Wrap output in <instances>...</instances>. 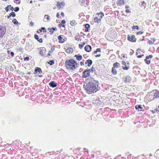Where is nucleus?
Wrapping results in <instances>:
<instances>
[{"label": "nucleus", "mask_w": 159, "mask_h": 159, "mask_svg": "<svg viewBox=\"0 0 159 159\" xmlns=\"http://www.w3.org/2000/svg\"><path fill=\"white\" fill-rule=\"evenodd\" d=\"M34 38L35 39H36L37 40H38V39H39V37L36 34L34 35Z\"/></svg>", "instance_id": "49530a36"}, {"label": "nucleus", "mask_w": 159, "mask_h": 159, "mask_svg": "<svg viewBox=\"0 0 159 159\" xmlns=\"http://www.w3.org/2000/svg\"><path fill=\"white\" fill-rule=\"evenodd\" d=\"M94 72L95 75H99V73H98V72L96 70L95 71H94Z\"/></svg>", "instance_id": "6e6d98bb"}, {"label": "nucleus", "mask_w": 159, "mask_h": 159, "mask_svg": "<svg viewBox=\"0 0 159 159\" xmlns=\"http://www.w3.org/2000/svg\"><path fill=\"white\" fill-rule=\"evenodd\" d=\"M54 61L53 60H50L48 62V63L50 65H52L54 64Z\"/></svg>", "instance_id": "c9c22d12"}, {"label": "nucleus", "mask_w": 159, "mask_h": 159, "mask_svg": "<svg viewBox=\"0 0 159 159\" xmlns=\"http://www.w3.org/2000/svg\"><path fill=\"white\" fill-rule=\"evenodd\" d=\"M58 26L59 27H65V25L62 24V23H60L58 25Z\"/></svg>", "instance_id": "864d4df0"}, {"label": "nucleus", "mask_w": 159, "mask_h": 159, "mask_svg": "<svg viewBox=\"0 0 159 159\" xmlns=\"http://www.w3.org/2000/svg\"><path fill=\"white\" fill-rule=\"evenodd\" d=\"M56 6L57 7H60V8H61V4L60 3H58V2L56 4Z\"/></svg>", "instance_id": "e2e57ef3"}, {"label": "nucleus", "mask_w": 159, "mask_h": 159, "mask_svg": "<svg viewBox=\"0 0 159 159\" xmlns=\"http://www.w3.org/2000/svg\"><path fill=\"white\" fill-rule=\"evenodd\" d=\"M59 153H60V152L59 151H57L56 152H53L52 153H53L55 155H57V154H58Z\"/></svg>", "instance_id": "de8ad7c7"}, {"label": "nucleus", "mask_w": 159, "mask_h": 159, "mask_svg": "<svg viewBox=\"0 0 159 159\" xmlns=\"http://www.w3.org/2000/svg\"><path fill=\"white\" fill-rule=\"evenodd\" d=\"M4 92L1 89H0V96H3L4 95Z\"/></svg>", "instance_id": "473e14b6"}, {"label": "nucleus", "mask_w": 159, "mask_h": 159, "mask_svg": "<svg viewBox=\"0 0 159 159\" xmlns=\"http://www.w3.org/2000/svg\"><path fill=\"white\" fill-rule=\"evenodd\" d=\"M74 65H75V69L77 67H78V64L77 62L76 61Z\"/></svg>", "instance_id": "052dcab7"}, {"label": "nucleus", "mask_w": 159, "mask_h": 159, "mask_svg": "<svg viewBox=\"0 0 159 159\" xmlns=\"http://www.w3.org/2000/svg\"><path fill=\"white\" fill-rule=\"evenodd\" d=\"M123 81L125 83H129L130 82L131 79L130 77L128 75L124 76L123 78Z\"/></svg>", "instance_id": "39448f33"}, {"label": "nucleus", "mask_w": 159, "mask_h": 159, "mask_svg": "<svg viewBox=\"0 0 159 159\" xmlns=\"http://www.w3.org/2000/svg\"><path fill=\"white\" fill-rule=\"evenodd\" d=\"M54 45L53 46L52 48H51V50L49 52V53H52V52L55 49V48H54Z\"/></svg>", "instance_id": "79ce46f5"}, {"label": "nucleus", "mask_w": 159, "mask_h": 159, "mask_svg": "<svg viewBox=\"0 0 159 159\" xmlns=\"http://www.w3.org/2000/svg\"><path fill=\"white\" fill-rule=\"evenodd\" d=\"M100 18L101 19L104 16V14L102 12H100Z\"/></svg>", "instance_id": "a18cd8bd"}, {"label": "nucleus", "mask_w": 159, "mask_h": 159, "mask_svg": "<svg viewBox=\"0 0 159 159\" xmlns=\"http://www.w3.org/2000/svg\"><path fill=\"white\" fill-rule=\"evenodd\" d=\"M51 29L52 30V31L54 32V31H56L57 30V28L55 27H52L51 28Z\"/></svg>", "instance_id": "4d7b16f0"}, {"label": "nucleus", "mask_w": 159, "mask_h": 159, "mask_svg": "<svg viewBox=\"0 0 159 159\" xmlns=\"http://www.w3.org/2000/svg\"><path fill=\"white\" fill-rule=\"evenodd\" d=\"M93 103L95 106H99L102 103V102L100 100L99 98H97L93 100Z\"/></svg>", "instance_id": "7ed1b4c3"}, {"label": "nucleus", "mask_w": 159, "mask_h": 159, "mask_svg": "<svg viewBox=\"0 0 159 159\" xmlns=\"http://www.w3.org/2000/svg\"><path fill=\"white\" fill-rule=\"evenodd\" d=\"M92 49L91 47L89 45H87L84 47L85 50L88 52H90Z\"/></svg>", "instance_id": "4468645a"}, {"label": "nucleus", "mask_w": 159, "mask_h": 159, "mask_svg": "<svg viewBox=\"0 0 159 159\" xmlns=\"http://www.w3.org/2000/svg\"><path fill=\"white\" fill-rule=\"evenodd\" d=\"M80 35H78L75 36V39L78 41H81V39H80Z\"/></svg>", "instance_id": "c756f323"}, {"label": "nucleus", "mask_w": 159, "mask_h": 159, "mask_svg": "<svg viewBox=\"0 0 159 159\" xmlns=\"http://www.w3.org/2000/svg\"><path fill=\"white\" fill-rule=\"evenodd\" d=\"M120 65V64L118 63V62H116L114 63L113 64V67H112L115 68H117L119 67V66Z\"/></svg>", "instance_id": "b1692460"}, {"label": "nucleus", "mask_w": 159, "mask_h": 159, "mask_svg": "<svg viewBox=\"0 0 159 159\" xmlns=\"http://www.w3.org/2000/svg\"><path fill=\"white\" fill-rule=\"evenodd\" d=\"M30 74H31V73H30V72L28 73H27L26 74V75L28 76V78H31V76H30L29 75H30Z\"/></svg>", "instance_id": "603ef678"}, {"label": "nucleus", "mask_w": 159, "mask_h": 159, "mask_svg": "<svg viewBox=\"0 0 159 159\" xmlns=\"http://www.w3.org/2000/svg\"><path fill=\"white\" fill-rule=\"evenodd\" d=\"M9 7L8 6V5L7 7H6L5 8V10L7 12H8L9 11Z\"/></svg>", "instance_id": "bf43d9fd"}, {"label": "nucleus", "mask_w": 159, "mask_h": 159, "mask_svg": "<svg viewBox=\"0 0 159 159\" xmlns=\"http://www.w3.org/2000/svg\"><path fill=\"white\" fill-rule=\"evenodd\" d=\"M29 57H25L24 58V60L25 61H29Z\"/></svg>", "instance_id": "3c124183"}, {"label": "nucleus", "mask_w": 159, "mask_h": 159, "mask_svg": "<svg viewBox=\"0 0 159 159\" xmlns=\"http://www.w3.org/2000/svg\"><path fill=\"white\" fill-rule=\"evenodd\" d=\"M104 113H106V114H108V112L110 110V109L108 107L105 108L104 109Z\"/></svg>", "instance_id": "4be33fe9"}, {"label": "nucleus", "mask_w": 159, "mask_h": 159, "mask_svg": "<svg viewBox=\"0 0 159 159\" xmlns=\"http://www.w3.org/2000/svg\"><path fill=\"white\" fill-rule=\"evenodd\" d=\"M74 57L76 58V60L78 61H80L82 58V56L79 54L78 55H75Z\"/></svg>", "instance_id": "dca6fc26"}, {"label": "nucleus", "mask_w": 159, "mask_h": 159, "mask_svg": "<svg viewBox=\"0 0 159 159\" xmlns=\"http://www.w3.org/2000/svg\"><path fill=\"white\" fill-rule=\"evenodd\" d=\"M6 32V28L4 26H0V37H2Z\"/></svg>", "instance_id": "0eeeda50"}, {"label": "nucleus", "mask_w": 159, "mask_h": 159, "mask_svg": "<svg viewBox=\"0 0 159 159\" xmlns=\"http://www.w3.org/2000/svg\"><path fill=\"white\" fill-rule=\"evenodd\" d=\"M96 50L97 51V52H100L101 51V50L100 48H98Z\"/></svg>", "instance_id": "69168bd1"}, {"label": "nucleus", "mask_w": 159, "mask_h": 159, "mask_svg": "<svg viewBox=\"0 0 159 159\" xmlns=\"http://www.w3.org/2000/svg\"><path fill=\"white\" fill-rule=\"evenodd\" d=\"M93 20H94V22H95L98 23L100 22L101 20V18L99 19L98 17H96L94 18Z\"/></svg>", "instance_id": "393cba45"}, {"label": "nucleus", "mask_w": 159, "mask_h": 159, "mask_svg": "<svg viewBox=\"0 0 159 159\" xmlns=\"http://www.w3.org/2000/svg\"><path fill=\"white\" fill-rule=\"evenodd\" d=\"M49 85L52 88H54L57 86V84L55 81H52L49 83Z\"/></svg>", "instance_id": "f8f14e48"}, {"label": "nucleus", "mask_w": 159, "mask_h": 159, "mask_svg": "<svg viewBox=\"0 0 159 159\" xmlns=\"http://www.w3.org/2000/svg\"><path fill=\"white\" fill-rule=\"evenodd\" d=\"M14 2L16 3L17 4H20V0H14Z\"/></svg>", "instance_id": "37998d69"}, {"label": "nucleus", "mask_w": 159, "mask_h": 159, "mask_svg": "<svg viewBox=\"0 0 159 159\" xmlns=\"http://www.w3.org/2000/svg\"><path fill=\"white\" fill-rule=\"evenodd\" d=\"M135 108L136 109L138 110L139 111H142L143 109L142 107L140 105H136L135 107Z\"/></svg>", "instance_id": "6ab92c4d"}, {"label": "nucleus", "mask_w": 159, "mask_h": 159, "mask_svg": "<svg viewBox=\"0 0 159 159\" xmlns=\"http://www.w3.org/2000/svg\"><path fill=\"white\" fill-rule=\"evenodd\" d=\"M148 43L150 45H152L153 44V43L152 42V41L151 40H149L148 42Z\"/></svg>", "instance_id": "0e129e2a"}, {"label": "nucleus", "mask_w": 159, "mask_h": 159, "mask_svg": "<svg viewBox=\"0 0 159 159\" xmlns=\"http://www.w3.org/2000/svg\"><path fill=\"white\" fill-rule=\"evenodd\" d=\"M12 22L15 25H17L19 23L16 19H14L12 20Z\"/></svg>", "instance_id": "2f4dec72"}, {"label": "nucleus", "mask_w": 159, "mask_h": 159, "mask_svg": "<svg viewBox=\"0 0 159 159\" xmlns=\"http://www.w3.org/2000/svg\"><path fill=\"white\" fill-rule=\"evenodd\" d=\"M8 6L9 7V8L10 10L13 11L14 10V7L12 6L11 5H8Z\"/></svg>", "instance_id": "ea45409f"}, {"label": "nucleus", "mask_w": 159, "mask_h": 159, "mask_svg": "<svg viewBox=\"0 0 159 159\" xmlns=\"http://www.w3.org/2000/svg\"><path fill=\"white\" fill-rule=\"evenodd\" d=\"M99 84L98 81L91 79L87 80L85 81L83 87L87 93L92 94L100 89Z\"/></svg>", "instance_id": "f257e3e1"}, {"label": "nucleus", "mask_w": 159, "mask_h": 159, "mask_svg": "<svg viewBox=\"0 0 159 159\" xmlns=\"http://www.w3.org/2000/svg\"><path fill=\"white\" fill-rule=\"evenodd\" d=\"M57 38L59 40V43H63L65 41L64 39H62L61 35L58 36Z\"/></svg>", "instance_id": "f3484780"}, {"label": "nucleus", "mask_w": 159, "mask_h": 159, "mask_svg": "<svg viewBox=\"0 0 159 159\" xmlns=\"http://www.w3.org/2000/svg\"><path fill=\"white\" fill-rule=\"evenodd\" d=\"M153 93L154 94V98H154H157L159 97V92L157 90H153L152 91Z\"/></svg>", "instance_id": "9b49d317"}, {"label": "nucleus", "mask_w": 159, "mask_h": 159, "mask_svg": "<svg viewBox=\"0 0 159 159\" xmlns=\"http://www.w3.org/2000/svg\"><path fill=\"white\" fill-rule=\"evenodd\" d=\"M111 72L114 75H116L117 74V71L116 70L115 68L113 67L112 68Z\"/></svg>", "instance_id": "cd10ccee"}, {"label": "nucleus", "mask_w": 159, "mask_h": 159, "mask_svg": "<svg viewBox=\"0 0 159 159\" xmlns=\"http://www.w3.org/2000/svg\"><path fill=\"white\" fill-rule=\"evenodd\" d=\"M91 73H93L94 71H95V68L93 66L89 70Z\"/></svg>", "instance_id": "a878e982"}, {"label": "nucleus", "mask_w": 159, "mask_h": 159, "mask_svg": "<svg viewBox=\"0 0 159 159\" xmlns=\"http://www.w3.org/2000/svg\"><path fill=\"white\" fill-rule=\"evenodd\" d=\"M154 155L157 158L159 157V150H157L155 153Z\"/></svg>", "instance_id": "c85d7f7f"}, {"label": "nucleus", "mask_w": 159, "mask_h": 159, "mask_svg": "<svg viewBox=\"0 0 159 159\" xmlns=\"http://www.w3.org/2000/svg\"><path fill=\"white\" fill-rule=\"evenodd\" d=\"M46 51V49L44 47H42L40 48L39 52L40 54L42 56H43L44 55V54Z\"/></svg>", "instance_id": "9d476101"}, {"label": "nucleus", "mask_w": 159, "mask_h": 159, "mask_svg": "<svg viewBox=\"0 0 159 159\" xmlns=\"http://www.w3.org/2000/svg\"><path fill=\"white\" fill-rule=\"evenodd\" d=\"M76 24V22L75 20L71 21L70 22V24L72 26H75Z\"/></svg>", "instance_id": "bb28decb"}, {"label": "nucleus", "mask_w": 159, "mask_h": 159, "mask_svg": "<svg viewBox=\"0 0 159 159\" xmlns=\"http://www.w3.org/2000/svg\"><path fill=\"white\" fill-rule=\"evenodd\" d=\"M132 29L133 30H134V29H137V30L139 29V27L138 25H135V26L133 25L132 27Z\"/></svg>", "instance_id": "e433bc0d"}, {"label": "nucleus", "mask_w": 159, "mask_h": 159, "mask_svg": "<svg viewBox=\"0 0 159 159\" xmlns=\"http://www.w3.org/2000/svg\"><path fill=\"white\" fill-rule=\"evenodd\" d=\"M61 23H62V24H64L66 23V21L65 20H62L61 21Z\"/></svg>", "instance_id": "774afa93"}, {"label": "nucleus", "mask_w": 159, "mask_h": 159, "mask_svg": "<svg viewBox=\"0 0 159 159\" xmlns=\"http://www.w3.org/2000/svg\"><path fill=\"white\" fill-rule=\"evenodd\" d=\"M87 62L88 63V66L89 67H90L92 64V61L90 59H88L87 60Z\"/></svg>", "instance_id": "5701e85b"}, {"label": "nucleus", "mask_w": 159, "mask_h": 159, "mask_svg": "<svg viewBox=\"0 0 159 159\" xmlns=\"http://www.w3.org/2000/svg\"><path fill=\"white\" fill-rule=\"evenodd\" d=\"M48 30L50 32V34L52 35L53 34L54 32L52 30L51 28H48Z\"/></svg>", "instance_id": "58836bf2"}, {"label": "nucleus", "mask_w": 159, "mask_h": 159, "mask_svg": "<svg viewBox=\"0 0 159 159\" xmlns=\"http://www.w3.org/2000/svg\"><path fill=\"white\" fill-rule=\"evenodd\" d=\"M30 47H31V46L29 43H28L27 44H26L25 48V49L26 50H28L29 51L30 50L31 48H30Z\"/></svg>", "instance_id": "412c9836"}, {"label": "nucleus", "mask_w": 159, "mask_h": 159, "mask_svg": "<svg viewBox=\"0 0 159 159\" xmlns=\"http://www.w3.org/2000/svg\"><path fill=\"white\" fill-rule=\"evenodd\" d=\"M84 13H83V12H81V13H80L79 14V16L80 17H81V16H84Z\"/></svg>", "instance_id": "09e8293b"}, {"label": "nucleus", "mask_w": 159, "mask_h": 159, "mask_svg": "<svg viewBox=\"0 0 159 159\" xmlns=\"http://www.w3.org/2000/svg\"><path fill=\"white\" fill-rule=\"evenodd\" d=\"M38 72L41 73H42V70L40 68L36 67L34 69V74H36Z\"/></svg>", "instance_id": "ddd939ff"}, {"label": "nucleus", "mask_w": 159, "mask_h": 159, "mask_svg": "<svg viewBox=\"0 0 159 159\" xmlns=\"http://www.w3.org/2000/svg\"><path fill=\"white\" fill-rule=\"evenodd\" d=\"M121 62H122V64L125 66V67L122 66L123 69L124 70H127L129 69V66L128 65H127L126 62L124 61H122Z\"/></svg>", "instance_id": "1a4fd4ad"}, {"label": "nucleus", "mask_w": 159, "mask_h": 159, "mask_svg": "<svg viewBox=\"0 0 159 159\" xmlns=\"http://www.w3.org/2000/svg\"><path fill=\"white\" fill-rule=\"evenodd\" d=\"M85 27L86 28L89 29L90 27V25L88 24H86L84 25Z\"/></svg>", "instance_id": "c03bdc74"}, {"label": "nucleus", "mask_w": 159, "mask_h": 159, "mask_svg": "<svg viewBox=\"0 0 159 159\" xmlns=\"http://www.w3.org/2000/svg\"><path fill=\"white\" fill-rule=\"evenodd\" d=\"M30 24L31 25V26H33L34 25V23L33 22L31 21L30 23Z\"/></svg>", "instance_id": "338daca9"}, {"label": "nucleus", "mask_w": 159, "mask_h": 159, "mask_svg": "<svg viewBox=\"0 0 159 159\" xmlns=\"http://www.w3.org/2000/svg\"><path fill=\"white\" fill-rule=\"evenodd\" d=\"M75 62L76 61L73 59H68L65 61L64 65L67 69L70 70H74L75 69V66L74 65Z\"/></svg>", "instance_id": "f03ea898"}, {"label": "nucleus", "mask_w": 159, "mask_h": 159, "mask_svg": "<svg viewBox=\"0 0 159 159\" xmlns=\"http://www.w3.org/2000/svg\"><path fill=\"white\" fill-rule=\"evenodd\" d=\"M6 58V56L4 53L0 54V62L3 61Z\"/></svg>", "instance_id": "2eb2a0df"}, {"label": "nucleus", "mask_w": 159, "mask_h": 159, "mask_svg": "<svg viewBox=\"0 0 159 159\" xmlns=\"http://www.w3.org/2000/svg\"><path fill=\"white\" fill-rule=\"evenodd\" d=\"M85 43L84 42L82 43V44H79V46L80 48L81 49L84 46L85 44Z\"/></svg>", "instance_id": "72a5a7b5"}, {"label": "nucleus", "mask_w": 159, "mask_h": 159, "mask_svg": "<svg viewBox=\"0 0 159 159\" xmlns=\"http://www.w3.org/2000/svg\"><path fill=\"white\" fill-rule=\"evenodd\" d=\"M73 52V49L71 48H69L66 50V52L67 53H72Z\"/></svg>", "instance_id": "aec40b11"}, {"label": "nucleus", "mask_w": 159, "mask_h": 159, "mask_svg": "<svg viewBox=\"0 0 159 159\" xmlns=\"http://www.w3.org/2000/svg\"><path fill=\"white\" fill-rule=\"evenodd\" d=\"M127 39L129 41L133 42H135L136 40L134 35H132L131 36L129 35H128Z\"/></svg>", "instance_id": "6e6552de"}, {"label": "nucleus", "mask_w": 159, "mask_h": 159, "mask_svg": "<svg viewBox=\"0 0 159 159\" xmlns=\"http://www.w3.org/2000/svg\"><path fill=\"white\" fill-rule=\"evenodd\" d=\"M143 31H139V32H137L136 33V34L138 35H139V34H143Z\"/></svg>", "instance_id": "8fccbe9b"}, {"label": "nucleus", "mask_w": 159, "mask_h": 159, "mask_svg": "<svg viewBox=\"0 0 159 159\" xmlns=\"http://www.w3.org/2000/svg\"><path fill=\"white\" fill-rule=\"evenodd\" d=\"M90 72L88 69L85 70L83 72L82 74V77L84 78H86L89 76Z\"/></svg>", "instance_id": "20e7f679"}, {"label": "nucleus", "mask_w": 159, "mask_h": 159, "mask_svg": "<svg viewBox=\"0 0 159 159\" xmlns=\"http://www.w3.org/2000/svg\"><path fill=\"white\" fill-rule=\"evenodd\" d=\"M20 8L18 7H16L14 8V11L15 12H17L19 10Z\"/></svg>", "instance_id": "4c0bfd02"}, {"label": "nucleus", "mask_w": 159, "mask_h": 159, "mask_svg": "<svg viewBox=\"0 0 159 159\" xmlns=\"http://www.w3.org/2000/svg\"><path fill=\"white\" fill-rule=\"evenodd\" d=\"M10 16L12 17H15L16 16V15L15 13L14 12H12L10 14Z\"/></svg>", "instance_id": "f704fd0d"}, {"label": "nucleus", "mask_w": 159, "mask_h": 159, "mask_svg": "<svg viewBox=\"0 0 159 159\" xmlns=\"http://www.w3.org/2000/svg\"><path fill=\"white\" fill-rule=\"evenodd\" d=\"M150 63L151 61L149 60H147V61L146 62V63L148 65Z\"/></svg>", "instance_id": "13d9d810"}, {"label": "nucleus", "mask_w": 159, "mask_h": 159, "mask_svg": "<svg viewBox=\"0 0 159 159\" xmlns=\"http://www.w3.org/2000/svg\"><path fill=\"white\" fill-rule=\"evenodd\" d=\"M79 2L81 6L86 7L89 2V0H79Z\"/></svg>", "instance_id": "423d86ee"}, {"label": "nucleus", "mask_w": 159, "mask_h": 159, "mask_svg": "<svg viewBox=\"0 0 159 159\" xmlns=\"http://www.w3.org/2000/svg\"><path fill=\"white\" fill-rule=\"evenodd\" d=\"M117 4H119V5H123L124 4V0H118L116 2Z\"/></svg>", "instance_id": "a211bd4d"}, {"label": "nucleus", "mask_w": 159, "mask_h": 159, "mask_svg": "<svg viewBox=\"0 0 159 159\" xmlns=\"http://www.w3.org/2000/svg\"><path fill=\"white\" fill-rule=\"evenodd\" d=\"M43 30V32L46 33L47 31L45 29V27H42L41 29L39 30V31L40 32H42V30Z\"/></svg>", "instance_id": "7c9ffc66"}, {"label": "nucleus", "mask_w": 159, "mask_h": 159, "mask_svg": "<svg viewBox=\"0 0 159 159\" xmlns=\"http://www.w3.org/2000/svg\"><path fill=\"white\" fill-rule=\"evenodd\" d=\"M40 43H42L43 42V40L42 39H39L38 40H37Z\"/></svg>", "instance_id": "5fc2aeb1"}, {"label": "nucleus", "mask_w": 159, "mask_h": 159, "mask_svg": "<svg viewBox=\"0 0 159 159\" xmlns=\"http://www.w3.org/2000/svg\"><path fill=\"white\" fill-rule=\"evenodd\" d=\"M121 56H122V57H123L124 58H127V57L125 56V54H122L121 55Z\"/></svg>", "instance_id": "680f3d73"}, {"label": "nucleus", "mask_w": 159, "mask_h": 159, "mask_svg": "<svg viewBox=\"0 0 159 159\" xmlns=\"http://www.w3.org/2000/svg\"><path fill=\"white\" fill-rule=\"evenodd\" d=\"M46 18L47 20H49L50 19L49 16L48 15H45L44 16V19H45Z\"/></svg>", "instance_id": "a19ab883"}]
</instances>
